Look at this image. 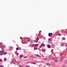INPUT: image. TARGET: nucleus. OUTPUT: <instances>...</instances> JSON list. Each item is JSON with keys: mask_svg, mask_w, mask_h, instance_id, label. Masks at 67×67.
Listing matches in <instances>:
<instances>
[{"mask_svg": "<svg viewBox=\"0 0 67 67\" xmlns=\"http://www.w3.org/2000/svg\"><path fill=\"white\" fill-rule=\"evenodd\" d=\"M52 60H54L55 62H57V57H55L54 58H52Z\"/></svg>", "mask_w": 67, "mask_h": 67, "instance_id": "nucleus-1", "label": "nucleus"}, {"mask_svg": "<svg viewBox=\"0 0 67 67\" xmlns=\"http://www.w3.org/2000/svg\"><path fill=\"white\" fill-rule=\"evenodd\" d=\"M13 64H15V63H16V60L15 59H14L13 60Z\"/></svg>", "mask_w": 67, "mask_h": 67, "instance_id": "nucleus-2", "label": "nucleus"}, {"mask_svg": "<svg viewBox=\"0 0 67 67\" xmlns=\"http://www.w3.org/2000/svg\"><path fill=\"white\" fill-rule=\"evenodd\" d=\"M48 35L49 37H51V36H52V35H53V34H52V33H50L48 34Z\"/></svg>", "mask_w": 67, "mask_h": 67, "instance_id": "nucleus-3", "label": "nucleus"}, {"mask_svg": "<svg viewBox=\"0 0 67 67\" xmlns=\"http://www.w3.org/2000/svg\"><path fill=\"white\" fill-rule=\"evenodd\" d=\"M24 56L23 55V54H21L20 55V57H19L20 58H22V57H23Z\"/></svg>", "mask_w": 67, "mask_h": 67, "instance_id": "nucleus-4", "label": "nucleus"}, {"mask_svg": "<svg viewBox=\"0 0 67 67\" xmlns=\"http://www.w3.org/2000/svg\"><path fill=\"white\" fill-rule=\"evenodd\" d=\"M35 56H37V57H41V56L39 55L38 54H35Z\"/></svg>", "mask_w": 67, "mask_h": 67, "instance_id": "nucleus-5", "label": "nucleus"}, {"mask_svg": "<svg viewBox=\"0 0 67 67\" xmlns=\"http://www.w3.org/2000/svg\"><path fill=\"white\" fill-rule=\"evenodd\" d=\"M64 43H62L61 45V46H64Z\"/></svg>", "mask_w": 67, "mask_h": 67, "instance_id": "nucleus-6", "label": "nucleus"}, {"mask_svg": "<svg viewBox=\"0 0 67 67\" xmlns=\"http://www.w3.org/2000/svg\"><path fill=\"white\" fill-rule=\"evenodd\" d=\"M42 52H45V51H46V50L45 49H43L42 50Z\"/></svg>", "mask_w": 67, "mask_h": 67, "instance_id": "nucleus-7", "label": "nucleus"}, {"mask_svg": "<svg viewBox=\"0 0 67 67\" xmlns=\"http://www.w3.org/2000/svg\"><path fill=\"white\" fill-rule=\"evenodd\" d=\"M31 46L32 47H35V44H32L31 45Z\"/></svg>", "mask_w": 67, "mask_h": 67, "instance_id": "nucleus-8", "label": "nucleus"}, {"mask_svg": "<svg viewBox=\"0 0 67 67\" xmlns=\"http://www.w3.org/2000/svg\"><path fill=\"white\" fill-rule=\"evenodd\" d=\"M3 52L4 53L3 54V55H6L7 54V53L5 52H4V51Z\"/></svg>", "mask_w": 67, "mask_h": 67, "instance_id": "nucleus-9", "label": "nucleus"}, {"mask_svg": "<svg viewBox=\"0 0 67 67\" xmlns=\"http://www.w3.org/2000/svg\"><path fill=\"white\" fill-rule=\"evenodd\" d=\"M51 46V45H48L47 46V47L48 48H50V47Z\"/></svg>", "mask_w": 67, "mask_h": 67, "instance_id": "nucleus-10", "label": "nucleus"}, {"mask_svg": "<svg viewBox=\"0 0 67 67\" xmlns=\"http://www.w3.org/2000/svg\"><path fill=\"white\" fill-rule=\"evenodd\" d=\"M36 49H37V48L36 47H35L34 48V50H36Z\"/></svg>", "mask_w": 67, "mask_h": 67, "instance_id": "nucleus-11", "label": "nucleus"}, {"mask_svg": "<svg viewBox=\"0 0 67 67\" xmlns=\"http://www.w3.org/2000/svg\"><path fill=\"white\" fill-rule=\"evenodd\" d=\"M32 64H37V63L36 62H32Z\"/></svg>", "mask_w": 67, "mask_h": 67, "instance_id": "nucleus-12", "label": "nucleus"}, {"mask_svg": "<svg viewBox=\"0 0 67 67\" xmlns=\"http://www.w3.org/2000/svg\"><path fill=\"white\" fill-rule=\"evenodd\" d=\"M64 57H64V56H62V59H61V61H62V60H63V58H64Z\"/></svg>", "mask_w": 67, "mask_h": 67, "instance_id": "nucleus-13", "label": "nucleus"}, {"mask_svg": "<svg viewBox=\"0 0 67 67\" xmlns=\"http://www.w3.org/2000/svg\"><path fill=\"white\" fill-rule=\"evenodd\" d=\"M51 65H52V66H54L55 65V64L53 63H51Z\"/></svg>", "mask_w": 67, "mask_h": 67, "instance_id": "nucleus-14", "label": "nucleus"}, {"mask_svg": "<svg viewBox=\"0 0 67 67\" xmlns=\"http://www.w3.org/2000/svg\"><path fill=\"white\" fill-rule=\"evenodd\" d=\"M42 46H43V47H44L45 46V44L43 43H42Z\"/></svg>", "mask_w": 67, "mask_h": 67, "instance_id": "nucleus-15", "label": "nucleus"}, {"mask_svg": "<svg viewBox=\"0 0 67 67\" xmlns=\"http://www.w3.org/2000/svg\"><path fill=\"white\" fill-rule=\"evenodd\" d=\"M54 51H53V49H52L51 50V52L52 53H54Z\"/></svg>", "mask_w": 67, "mask_h": 67, "instance_id": "nucleus-16", "label": "nucleus"}, {"mask_svg": "<svg viewBox=\"0 0 67 67\" xmlns=\"http://www.w3.org/2000/svg\"><path fill=\"white\" fill-rule=\"evenodd\" d=\"M65 39H66V38H65L63 37L62 38V39L63 40H65Z\"/></svg>", "mask_w": 67, "mask_h": 67, "instance_id": "nucleus-17", "label": "nucleus"}, {"mask_svg": "<svg viewBox=\"0 0 67 67\" xmlns=\"http://www.w3.org/2000/svg\"><path fill=\"white\" fill-rule=\"evenodd\" d=\"M37 41H38L39 40V38L37 37V39H36Z\"/></svg>", "mask_w": 67, "mask_h": 67, "instance_id": "nucleus-18", "label": "nucleus"}, {"mask_svg": "<svg viewBox=\"0 0 67 67\" xmlns=\"http://www.w3.org/2000/svg\"><path fill=\"white\" fill-rule=\"evenodd\" d=\"M4 52V51H0V53H3V52Z\"/></svg>", "mask_w": 67, "mask_h": 67, "instance_id": "nucleus-19", "label": "nucleus"}, {"mask_svg": "<svg viewBox=\"0 0 67 67\" xmlns=\"http://www.w3.org/2000/svg\"><path fill=\"white\" fill-rule=\"evenodd\" d=\"M38 44H36L35 45V46L36 47H37V46H38Z\"/></svg>", "mask_w": 67, "mask_h": 67, "instance_id": "nucleus-20", "label": "nucleus"}, {"mask_svg": "<svg viewBox=\"0 0 67 67\" xmlns=\"http://www.w3.org/2000/svg\"><path fill=\"white\" fill-rule=\"evenodd\" d=\"M34 41L35 42H36V43H37V42H38V41L34 40Z\"/></svg>", "mask_w": 67, "mask_h": 67, "instance_id": "nucleus-21", "label": "nucleus"}, {"mask_svg": "<svg viewBox=\"0 0 67 67\" xmlns=\"http://www.w3.org/2000/svg\"><path fill=\"white\" fill-rule=\"evenodd\" d=\"M17 63L18 64H20V62H19V61H17Z\"/></svg>", "mask_w": 67, "mask_h": 67, "instance_id": "nucleus-22", "label": "nucleus"}, {"mask_svg": "<svg viewBox=\"0 0 67 67\" xmlns=\"http://www.w3.org/2000/svg\"><path fill=\"white\" fill-rule=\"evenodd\" d=\"M61 32H64V30H62L61 31Z\"/></svg>", "mask_w": 67, "mask_h": 67, "instance_id": "nucleus-23", "label": "nucleus"}, {"mask_svg": "<svg viewBox=\"0 0 67 67\" xmlns=\"http://www.w3.org/2000/svg\"><path fill=\"white\" fill-rule=\"evenodd\" d=\"M47 65H51V64H49V63H47Z\"/></svg>", "mask_w": 67, "mask_h": 67, "instance_id": "nucleus-24", "label": "nucleus"}, {"mask_svg": "<svg viewBox=\"0 0 67 67\" xmlns=\"http://www.w3.org/2000/svg\"><path fill=\"white\" fill-rule=\"evenodd\" d=\"M54 46H55V44H53L52 45V47H54Z\"/></svg>", "mask_w": 67, "mask_h": 67, "instance_id": "nucleus-25", "label": "nucleus"}, {"mask_svg": "<svg viewBox=\"0 0 67 67\" xmlns=\"http://www.w3.org/2000/svg\"><path fill=\"white\" fill-rule=\"evenodd\" d=\"M16 55H17V56H19V53H16Z\"/></svg>", "mask_w": 67, "mask_h": 67, "instance_id": "nucleus-26", "label": "nucleus"}, {"mask_svg": "<svg viewBox=\"0 0 67 67\" xmlns=\"http://www.w3.org/2000/svg\"><path fill=\"white\" fill-rule=\"evenodd\" d=\"M64 63L65 64H67V61H65V62H64Z\"/></svg>", "mask_w": 67, "mask_h": 67, "instance_id": "nucleus-27", "label": "nucleus"}, {"mask_svg": "<svg viewBox=\"0 0 67 67\" xmlns=\"http://www.w3.org/2000/svg\"><path fill=\"white\" fill-rule=\"evenodd\" d=\"M16 51H18V50H19V48H16Z\"/></svg>", "mask_w": 67, "mask_h": 67, "instance_id": "nucleus-28", "label": "nucleus"}, {"mask_svg": "<svg viewBox=\"0 0 67 67\" xmlns=\"http://www.w3.org/2000/svg\"><path fill=\"white\" fill-rule=\"evenodd\" d=\"M3 55V53H1L0 54L1 56H2V55Z\"/></svg>", "mask_w": 67, "mask_h": 67, "instance_id": "nucleus-29", "label": "nucleus"}, {"mask_svg": "<svg viewBox=\"0 0 67 67\" xmlns=\"http://www.w3.org/2000/svg\"><path fill=\"white\" fill-rule=\"evenodd\" d=\"M2 62V60L1 59H0V62Z\"/></svg>", "mask_w": 67, "mask_h": 67, "instance_id": "nucleus-30", "label": "nucleus"}, {"mask_svg": "<svg viewBox=\"0 0 67 67\" xmlns=\"http://www.w3.org/2000/svg\"><path fill=\"white\" fill-rule=\"evenodd\" d=\"M7 60V58H5L4 59V60Z\"/></svg>", "mask_w": 67, "mask_h": 67, "instance_id": "nucleus-31", "label": "nucleus"}, {"mask_svg": "<svg viewBox=\"0 0 67 67\" xmlns=\"http://www.w3.org/2000/svg\"><path fill=\"white\" fill-rule=\"evenodd\" d=\"M2 47H4V48H5V46H2Z\"/></svg>", "mask_w": 67, "mask_h": 67, "instance_id": "nucleus-32", "label": "nucleus"}, {"mask_svg": "<svg viewBox=\"0 0 67 67\" xmlns=\"http://www.w3.org/2000/svg\"><path fill=\"white\" fill-rule=\"evenodd\" d=\"M10 48H11V49H12V46H10Z\"/></svg>", "mask_w": 67, "mask_h": 67, "instance_id": "nucleus-33", "label": "nucleus"}, {"mask_svg": "<svg viewBox=\"0 0 67 67\" xmlns=\"http://www.w3.org/2000/svg\"><path fill=\"white\" fill-rule=\"evenodd\" d=\"M12 63H13V61H12L11 62H10V64H12Z\"/></svg>", "mask_w": 67, "mask_h": 67, "instance_id": "nucleus-34", "label": "nucleus"}, {"mask_svg": "<svg viewBox=\"0 0 67 67\" xmlns=\"http://www.w3.org/2000/svg\"><path fill=\"white\" fill-rule=\"evenodd\" d=\"M51 38H49V41H51Z\"/></svg>", "mask_w": 67, "mask_h": 67, "instance_id": "nucleus-35", "label": "nucleus"}, {"mask_svg": "<svg viewBox=\"0 0 67 67\" xmlns=\"http://www.w3.org/2000/svg\"><path fill=\"white\" fill-rule=\"evenodd\" d=\"M26 67H30V66L29 65H27V66H26Z\"/></svg>", "mask_w": 67, "mask_h": 67, "instance_id": "nucleus-36", "label": "nucleus"}, {"mask_svg": "<svg viewBox=\"0 0 67 67\" xmlns=\"http://www.w3.org/2000/svg\"><path fill=\"white\" fill-rule=\"evenodd\" d=\"M42 44H41V46H40V48H41V47H42Z\"/></svg>", "mask_w": 67, "mask_h": 67, "instance_id": "nucleus-37", "label": "nucleus"}, {"mask_svg": "<svg viewBox=\"0 0 67 67\" xmlns=\"http://www.w3.org/2000/svg\"><path fill=\"white\" fill-rule=\"evenodd\" d=\"M59 33H58V34H57V35H59Z\"/></svg>", "mask_w": 67, "mask_h": 67, "instance_id": "nucleus-38", "label": "nucleus"}, {"mask_svg": "<svg viewBox=\"0 0 67 67\" xmlns=\"http://www.w3.org/2000/svg\"><path fill=\"white\" fill-rule=\"evenodd\" d=\"M0 67H4L3 65H0Z\"/></svg>", "mask_w": 67, "mask_h": 67, "instance_id": "nucleus-39", "label": "nucleus"}, {"mask_svg": "<svg viewBox=\"0 0 67 67\" xmlns=\"http://www.w3.org/2000/svg\"><path fill=\"white\" fill-rule=\"evenodd\" d=\"M44 40H46V38H45V37H44Z\"/></svg>", "mask_w": 67, "mask_h": 67, "instance_id": "nucleus-40", "label": "nucleus"}, {"mask_svg": "<svg viewBox=\"0 0 67 67\" xmlns=\"http://www.w3.org/2000/svg\"><path fill=\"white\" fill-rule=\"evenodd\" d=\"M18 48V49H21V48L20 47V48Z\"/></svg>", "mask_w": 67, "mask_h": 67, "instance_id": "nucleus-41", "label": "nucleus"}, {"mask_svg": "<svg viewBox=\"0 0 67 67\" xmlns=\"http://www.w3.org/2000/svg\"><path fill=\"white\" fill-rule=\"evenodd\" d=\"M1 48L2 49V51L3 49V48H2V47Z\"/></svg>", "mask_w": 67, "mask_h": 67, "instance_id": "nucleus-42", "label": "nucleus"}, {"mask_svg": "<svg viewBox=\"0 0 67 67\" xmlns=\"http://www.w3.org/2000/svg\"><path fill=\"white\" fill-rule=\"evenodd\" d=\"M64 33H67V31H65Z\"/></svg>", "mask_w": 67, "mask_h": 67, "instance_id": "nucleus-43", "label": "nucleus"}, {"mask_svg": "<svg viewBox=\"0 0 67 67\" xmlns=\"http://www.w3.org/2000/svg\"><path fill=\"white\" fill-rule=\"evenodd\" d=\"M49 58H51V56H49L48 57Z\"/></svg>", "mask_w": 67, "mask_h": 67, "instance_id": "nucleus-44", "label": "nucleus"}, {"mask_svg": "<svg viewBox=\"0 0 67 67\" xmlns=\"http://www.w3.org/2000/svg\"><path fill=\"white\" fill-rule=\"evenodd\" d=\"M44 59H46V60H47V59L45 58H43Z\"/></svg>", "mask_w": 67, "mask_h": 67, "instance_id": "nucleus-45", "label": "nucleus"}, {"mask_svg": "<svg viewBox=\"0 0 67 67\" xmlns=\"http://www.w3.org/2000/svg\"><path fill=\"white\" fill-rule=\"evenodd\" d=\"M63 67H65V65H63L62 66Z\"/></svg>", "mask_w": 67, "mask_h": 67, "instance_id": "nucleus-46", "label": "nucleus"}, {"mask_svg": "<svg viewBox=\"0 0 67 67\" xmlns=\"http://www.w3.org/2000/svg\"><path fill=\"white\" fill-rule=\"evenodd\" d=\"M27 41H30V40H27Z\"/></svg>", "mask_w": 67, "mask_h": 67, "instance_id": "nucleus-47", "label": "nucleus"}, {"mask_svg": "<svg viewBox=\"0 0 67 67\" xmlns=\"http://www.w3.org/2000/svg\"><path fill=\"white\" fill-rule=\"evenodd\" d=\"M26 57H27L26 56L24 57V58H26Z\"/></svg>", "mask_w": 67, "mask_h": 67, "instance_id": "nucleus-48", "label": "nucleus"}, {"mask_svg": "<svg viewBox=\"0 0 67 67\" xmlns=\"http://www.w3.org/2000/svg\"><path fill=\"white\" fill-rule=\"evenodd\" d=\"M59 36H61V35H60V34H59Z\"/></svg>", "mask_w": 67, "mask_h": 67, "instance_id": "nucleus-49", "label": "nucleus"}, {"mask_svg": "<svg viewBox=\"0 0 67 67\" xmlns=\"http://www.w3.org/2000/svg\"><path fill=\"white\" fill-rule=\"evenodd\" d=\"M40 35H41V34L40 33H39V34Z\"/></svg>", "mask_w": 67, "mask_h": 67, "instance_id": "nucleus-50", "label": "nucleus"}, {"mask_svg": "<svg viewBox=\"0 0 67 67\" xmlns=\"http://www.w3.org/2000/svg\"><path fill=\"white\" fill-rule=\"evenodd\" d=\"M38 36H40V34H38Z\"/></svg>", "mask_w": 67, "mask_h": 67, "instance_id": "nucleus-51", "label": "nucleus"}, {"mask_svg": "<svg viewBox=\"0 0 67 67\" xmlns=\"http://www.w3.org/2000/svg\"><path fill=\"white\" fill-rule=\"evenodd\" d=\"M42 56V57H44V56L43 55Z\"/></svg>", "mask_w": 67, "mask_h": 67, "instance_id": "nucleus-52", "label": "nucleus"}, {"mask_svg": "<svg viewBox=\"0 0 67 67\" xmlns=\"http://www.w3.org/2000/svg\"><path fill=\"white\" fill-rule=\"evenodd\" d=\"M19 67H22L21 65H19Z\"/></svg>", "mask_w": 67, "mask_h": 67, "instance_id": "nucleus-53", "label": "nucleus"}, {"mask_svg": "<svg viewBox=\"0 0 67 67\" xmlns=\"http://www.w3.org/2000/svg\"><path fill=\"white\" fill-rule=\"evenodd\" d=\"M31 46H32V45H30V47H31Z\"/></svg>", "mask_w": 67, "mask_h": 67, "instance_id": "nucleus-54", "label": "nucleus"}, {"mask_svg": "<svg viewBox=\"0 0 67 67\" xmlns=\"http://www.w3.org/2000/svg\"><path fill=\"white\" fill-rule=\"evenodd\" d=\"M66 47H67V44L66 45Z\"/></svg>", "mask_w": 67, "mask_h": 67, "instance_id": "nucleus-55", "label": "nucleus"}, {"mask_svg": "<svg viewBox=\"0 0 67 67\" xmlns=\"http://www.w3.org/2000/svg\"><path fill=\"white\" fill-rule=\"evenodd\" d=\"M0 47H1H1H1V46H0Z\"/></svg>", "mask_w": 67, "mask_h": 67, "instance_id": "nucleus-56", "label": "nucleus"}, {"mask_svg": "<svg viewBox=\"0 0 67 67\" xmlns=\"http://www.w3.org/2000/svg\"><path fill=\"white\" fill-rule=\"evenodd\" d=\"M27 39H30V38H27Z\"/></svg>", "mask_w": 67, "mask_h": 67, "instance_id": "nucleus-57", "label": "nucleus"}, {"mask_svg": "<svg viewBox=\"0 0 67 67\" xmlns=\"http://www.w3.org/2000/svg\"><path fill=\"white\" fill-rule=\"evenodd\" d=\"M66 50L67 51V48H66Z\"/></svg>", "mask_w": 67, "mask_h": 67, "instance_id": "nucleus-58", "label": "nucleus"}, {"mask_svg": "<svg viewBox=\"0 0 67 67\" xmlns=\"http://www.w3.org/2000/svg\"><path fill=\"white\" fill-rule=\"evenodd\" d=\"M22 38V37H21L20 38Z\"/></svg>", "mask_w": 67, "mask_h": 67, "instance_id": "nucleus-59", "label": "nucleus"}, {"mask_svg": "<svg viewBox=\"0 0 67 67\" xmlns=\"http://www.w3.org/2000/svg\"><path fill=\"white\" fill-rule=\"evenodd\" d=\"M0 45H1V44H0Z\"/></svg>", "mask_w": 67, "mask_h": 67, "instance_id": "nucleus-60", "label": "nucleus"}, {"mask_svg": "<svg viewBox=\"0 0 67 67\" xmlns=\"http://www.w3.org/2000/svg\"><path fill=\"white\" fill-rule=\"evenodd\" d=\"M66 30H67V29H66Z\"/></svg>", "mask_w": 67, "mask_h": 67, "instance_id": "nucleus-61", "label": "nucleus"}, {"mask_svg": "<svg viewBox=\"0 0 67 67\" xmlns=\"http://www.w3.org/2000/svg\"><path fill=\"white\" fill-rule=\"evenodd\" d=\"M44 67H45V66H44Z\"/></svg>", "mask_w": 67, "mask_h": 67, "instance_id": "nucleus-62", "label": "nucleus"}]
</instances>
